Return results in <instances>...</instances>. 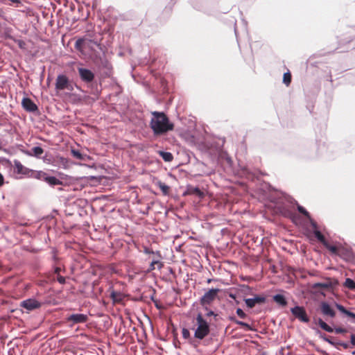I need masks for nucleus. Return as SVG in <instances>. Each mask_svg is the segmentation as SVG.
I'll use <instances>...</instances> for the list:
<instances>
[{"label": "nucleus", "instance_id": "nucleus-48", "mask_svg": "<svg viewBox=\"0 0 355 355\" xmlns=\"http://www.w3.org/2000/svg\"><path fill=\"white\" fill-rule=\"evenodd\" d=\"M52 271L55 275H60V272L63 271L64 272V269L62 268V266L59 263L53 264L52 266Z\"/></svg>", "mask_w": 355, "mask_h": 355}, {"label": "nucleus", "instance_id": "nucleus-20", "mask_svg": "<svg viewBox=\"0 0 355 355\" xmlns=\"http://www.w3.org/2000/svg\"><path fill=\"white\" fill-rule=\"evenodd\" d=\"M87 320L88 316L86 314L80 313H71L68 315L66 318V321L70 323L71 327L76 324L85 323Z\"/></svg>", "mask_w": 355, "mask_h": 355}, {"label": "nucleus", "instance_id": "nucleus-8", "mask_svg": "<svg viewBox=\"0 0 355 355\" xmlns=\"http://www.w3.org/2000/svg\"><path fill=\"white\" fill-rule=\"evenodd\" d=\"M46 178L44 182L46 183L51 187H55L58 185H70L78 182L80 180L83 179V177H73L62 172H58V177L51 175L46 172Z\"/></svg>", "mask_w": 355, "mask_h": 355}, {"label": "nucleus", "instance_id": "nucleus-3", "mask_svg": "<svg viewBox=\"0 0 355 355\" xmlns=\"http://www.w3.org/2000/svg\"><path fill=\"white\" fill-rule=\"evenodd\" d=\"M315 238L323 246L329 251L332 255L339 256L346 261L354 260V252L352 248H346L340 243L337 245L330 244L325 239L321 231L315 232Z\"/></svg>", "mask_w": 355, "mask_h": 355}, {"label": "nucleus", "instance_id": "nucleus-24", "mask_svg": "<svg viewBox=\"0 0 355 355\" xmlns=\"http://www.w3.org/2000/svg\"><path fill=\"white\" fill-rule=\"evenodd\" d=\"M107 291L110 293V297L114 304L120 303L124 300L123 293L115 291L112 284L110 285Z\"/></svg>", "mask_w": 355, "mask_h": 355}, {"label": "nucleus", "instance_id": "nucleus-42", "mask_svg": "<svg viewBox=\"0 0 355 355\" xmlns=\"http://www.w3.org/2000/svg\"><path fill=\"white\" fill-rule=\"evenodd\" d=\"M291 81H292V75H291V71L287 69V71L284 72V74H283V79H282V83L286 85V86H289L291 83Z\"/></svg>", "mask_w": 355, "mask_h": 355}, {"label": "nucleus", "instance_id": "nucleus-62", "mask_svg": "<svg viewBox=\"0 0 355 355\" xmlns=\"http://www.w3.org/2000/svg\"><path fill=\"white\" fill-rule=\"evenodd\" d=\"M144 252L146 254H154V250L150 248L144 247Z\"/></svg>", "mask_w": 355, "mask_h": 355}, {"label": "nucleus", "instance_id": "nucleus-44", "mask_svg": "<svg viewBox=\"0 0 355 355\" xmlns=\"http://www.w3.org/2000/svg\"><path fill=\"white\" fill-rule=\"evenodd\" d=\"M155 264L158 265L157 268H158L159 270H160L162 268V266H163V263H162V261H160L158 259H153V261H151V263H150V264L147 271L148 272H151V271L154 270L155 269Z\"/></svg>", "mask_w": 355, "mask_h": 355}, {"label": "nucleus", "instance_id": "nucleus-21", "mask_svg": "<svg viewBox=\"0 0 355 355\" xmlns=\"http://www.w3.org/2000/svg\"><path fill=\"white\" fill-rule=\"evenodd\" d=\"M334 306L337 309V310L345 318H347V320L352 324H355V313L347 309L345 306H344L340 303L334 302Z\"/></svg>", "mask_w": 355, "mask_h": 355}, {"label": "nucleus", "instance_id": "nucleus-40", "mask_svg": "<svg viewBox=\"0 0 355 355\" xmlns=\"http://www.w3.org/2000/svg\"><path fill=\"white\" fill-rule=\"evenodd\" d=\"M40 159H42L43 162L46 164H51L54 166H57V164H55V158L50 153H46L44 156L42 155Z\"/></svg>", "mask_w": 355, "mask_h": 355}, {"label": "nucleus", "instance_id": "nucleus-29", "mask_svg": "<svg viewBox=\"0 0 355 355\" xmlns=\"http://www.w3.org/2000/svg\"><path fill=\"white\" fill-rule=\"evenodd\" d=\"M12 32V28L10 26H6L2 28L1 33H0L1 36L5 40H14V37L11 33Z\"/></svg>", "mask_w": 355, "mask_h": 355}, {"label": "nucleus", "instance_id": "nucleus-58", "mask_svg": "<svg viewBox=\"0 0 355 355\" xmlns=\"http://www.w3.org/2000/svg\"><path fill=\"white\" fill-rule=\"evenodd\" d=\"M225 160L228 164V165L232 166L233 162L230 155H228L227 153L223 155Z\"/></svg>", "mask_w": 355, "mask_h": 355}, {"label": "nucleus", "instance_id": "nucleus-26", "mask_svg": "<svg viewBox=\"0 0 355 355\" xmlns=\"http://www.w3.org/2000/svg\"><path fill=\"white\" fill-rule=\"evenodd\" d=\"M232 290H235L237 293L242 294L243 297L253 295V288L246 284H239L236 288H232Z\"/></svg>", "mask_w": 355, "mask_h": 355}, {"label": "nucleus", "instance_id": "nucleus-17", "mask_svg": "<svg viewBox=\"0 0 355 355\" xmlns=\"http://www.w3.org/2000/svg\"><path fill=\"white\" fill-rule=\"evenodd\" d=\"M21 105L22 108L29 112L33 113L36 116H38L40 114V110L38 108V106L36 105V103L29 97L28 96H24Z\"/></svg>", "mask_w": 355, "mask_h": 355}, {"label": "nucleus", "instance_id": "nucleus-19", "mask_svg": "<svg viewBox=\"0 0 355 355\" xmlns=\"http://www.w3.org/2000/svg\"><path fill=\"white\" fill-rule=\"evenodd\" d=\"M319 310L321 313L326 317L334 318L336 315V310L327 301H321L320 302Z\"/></svg>", "mask_w": 355, "mask_h": 355}, {"label": "nucleus", "instance_id": "nucleus-15", "mask_svg": "<svg viewBox=\"0 0 355 355\" xmlns=\"http://www.w3.org/2000/svg\"><path fill=\"white\" fill-rule=\"evenodd\" d=\"M290 312L295 318L303 323H309L310 321L306 311L303 306H300L295 303V305L290 309Z\"/></svg>", "mask_w": 355, "mask_h": 355}, {"label": "nucleus", "instance_id": "nucleus-57", "mask_svg": "<svg viewBox=\"0 0 355 355\" xmlns=\"http://www.w3.org/2000/svg\"><path fill=\"white\" fill-rule=\"evenodd\" d=\"M352 347L351 345L350 341H349V342L342 341L341 349L343 348L344 349H348Z\"/></svg>", "mask_w": 355, "mask_h": 355}, {"label": "nucleus", "instance_id": "nucleus-63", "mask_svg": "<svg viewBox=\"0 0 355 355\" xmlns=\"http://www.w3.org/2000/svg\"><path fill=\"white\" fill-rule=\"evenodd\" d=\"M315 350L319 352L321 355H329V354L324 349H322L318 346L315 347Z\"/></svg>", "mask_w": 355, "mask_h": 355}, {"label": "nucleus", "instance_id": "nucleus-41", "mask_svg": "<svg viewBox=\"0 0 355 355\" xmlns=\"http://www.w3.org/2000/svg\"><path fill=\"white\" fill-rule=\"evenodd\" d=\"M343 285L345 288L351 291H355V281L352 278H346Z\"/></svg>", "mask_w": 355, "mask_h": 355}, {"label": "nucleus", "instance_id": "nucleus-52", "mask_svg": "<svg viewBox=\"0 0 355 355\" xmlns=\"http://www.w3.org/2000/svg\"><path fill=\"white\" fill-rule=\"evenodd\" d=\"M12 40L18 45L19 49H25L26 43L24 40L17 39L15 37H14V40Z\"/></svg>", "mask_w": 355, "mask_h": 355}, {"label": "nucleus", "instance_id": "nucleus-50", "mask_svg": "<svg viewBox=\"0 0 355 355\" xmlns=\"http://www.w3.org/2000/svg\"><path fill=\"white\" fill-rule=\"evenodd\" d=\"M176 0H171L168 5L166 6L164 12L170 13L172 11L174 5L176 3Z\"/></svg>", "mask_w": 355, "mask_h": 355}, {"label": "nucleus", "instance_id": "nucleus-2", "mask_svg": "<svg viewBox=\"0 0 355 355\" xmlns=\"http://www.w3.org/2000/svg\"><path fill=\"white\" fill-rule=\"evenodd\" d=\"M150 121V128L155 136L166 135L174 129V123L164 112L153 111Z\"/></svg>", "mask_w": 355, "mask_h": 355}, {"label": "nucleus", "instance_id": "nucleus-60", "mask_svg": "<svg viewBox=\"0 0 355 355\" xmlns=\"http://www.w3.org/2000/svg\"><path fill=\"white\" fill-rule=\"evenodd\" d=\"M228 320L236 324H238V322L240 320H238L234 315H230L228 316Z\"/></svg>", "mask_w": 355, "mask_h": 355}, {"label": "nucleus", "instance_id": "nucleus-32", "mask_svg": "<svg viewBox=\"0 0 355 355\" xmlns=\"http://www.w3.org/2000/svg\"><path fill=\"white\" fill-rule=\"evenodd\" d=\"M157 153L166 162H171L173 159V155L171 152L161 150Z\"/></svg>", "mask_w": 355, "mask_h": 355}, {"label": "nucleus", "instance_id": "nucleus-13", "mask_svg": "<svg viewBox=\"0 0 355 355\" xmlns=\"http://www.w3.org/2000/svg\"><path fill=\"white\" fill-rule=\"evenodd\" d=\"M42 302L37 300L35 297H29L20 302L19 306L23 313H29L42 307Z\"/></svg>", "mask_w": 355, "mask_h": 355}, {"label": "nucleus", "instance_id": "nucleus-35", "mask_svg": "<svg viewBox=\"0 0 355 355\" xmlns=\"http://www.w3.org/2000/svg\"><path fill=\"white\" fill-rule=\"evenodd\" d=\"M44 153V149L41 147V146L37 145L33 146L31 148V157H35L36 158L40 159L42 157V155Z\"/></svg>", "mask_w": 355, "mask_h": 355}, {"label": "nucleus", "instance_id": "nucleus-33", "mask_svg": "<svg viewBox=\"0 0 355 355\" xmlns=\"http://www.w3.org/2000/svg\"><path fill=\"white\" fill-rule=\"evenodd\" d=\"M58 163L57 165H62V168L67 169L69 167L70 164H75L73 162H71L70 159L65 158L62 156L58 157Z\"/></svg>", "mask_w": 355, "mask_h": 355}, {"label": "nucleus", "instance_id": "nucleus-10", "mask_svg": "<svg viewBox=\"0 0 355 355\" xmlns=\"http://www.w3.org/2000/svg\"><path fill=\"white\" fill-rule=\"evenodd\" d=\"M189 3L196 11L202 12L208 16L214 15V10L209 0H189Z\"/></svg>", "mask_w": 355, "mask_h": 355}, {"label": "nucleus", "instance_id": "nucleus-47", "mask_svg": "<svg viewBox=\"0 0 355 355\" xmlns=\"http://www.w3.org/2000/svg\"><path fill=\"white\" fill-rule=\"evenodd\" d=\"M329 345H331L337 350L341 351L342 340L333 337L331 340L329 342Z\"/></svg>", "mask_w": 355, "mask_h": 355}, {"label": "nucleus", "instance_id": "nucleus-23", "mask_svg": "<svg viewBox=\"0 0 355 355\" xmlns=\"http://www.w3.org/2000/svg\"><path fill=\"white\" fill-rule=\"evenodd\" d=\"M192 195L198 198H202L204 193L202 191L198 186H193L192 184H187L185 191L182 193V196Z\"/></svg>", "mask_w": 355, "mask_h": 355}, {"label": "nucleus", "instance_id": "nucleus-45", "mask_svg": "<svg viewBox=\"0 0 355 355\" xmlns=\"http://www.w3.org/2000/svg\"><path fill=\"white\" fill-rule=\"evenodd\" d=\"M206 313L204 315V317L205 318H210L213 317L215 322H216L218 320V314L215 313L214 311L210 309L209 308V306H207V309L205 310Z\"/></svg>", "mask_w": 355, "mask_h": 355}, {"label": "nucleus", "instance_id": "nucleus-55", "mask_svg": "<svg viewBox=\"0 0 355 355\" xmlns=\"http://www.w3.org/2000/svg\"><path fill=\"white\" fill-rule=\"evenodd\" d=\"M200 341L199 340H197V339H193L191 338V340H189V343L191 345H192L194 348H197L200 344Z\"/></svg>", "mask_w": 355, "mask_h": 355}, {"label": "nucleus", "instance_id": "nucleus-36", "mask_svg": "<svg viewBox=\"0 0 355 355\" xmlns=\"http://www.w3.org/2000/svg\"><path fill=\"white\" fill-rule=\"evenodd\" d=\"M155 185H157L160 189L164 196L168 195L170 190V187L168 185L164 182H162L161 180H157L155 182Z\"/></svg>", "mask_w": 355, "mask_h": 355}, {"label": "nucleus", "instance_id": "nucleus-49", "mask_svg": "<svg viewBox=\"0 0 355 355\" xmlns=\"http://www.w3.org/2000/svg\"><path fill=\"white\" fill-rule=\"evenodd\" d=\"M182 334L184 339L189 340L192 338L189 330L185 327L182 328Z\"/></svg>", "mask_w": 355, "mask_h": 355}, {"label": "nucleus", "instance_id": "nucleus-27", "mask_svg": "<svg viewBox=\"0 0 355 355\" xmlns=\"http://www.w3.org/2000/svg\"><path fill=\"white\" fill-rule=\"evenodd\" d=\"M272 301L281 307H286L288 304V300L282 293H277L272 295Z\"/></svg>", "mask_w": 355, "mask_h": 355}, {"label": "nucleus", "instance_id": "nucleus-1", "mask_svg": "<svg viewBox=\"0 0 355 355\" xmlns=\"http://www.w3.org/2000/svg\"><path fill=\"white\" fill-rule=\"evenodd\" d=\"M78 77L81 83L87 87L89 94L92 95V101L99 99L102 92V78L89 68L79 63L77 67Z\"/></svg>", "mask_w": 355, "mask_h": 355}, {"label": "nucleus", "instance_id": "nucleus-28", "mask_svg": "<svg viewBox=\"0 0 355 355\" xmlns=\"http://www.w3.org/2000/svg\"><path fill=\"white\" fill-rule=\"evenodd\" d=\"M71 155L73 157L76 158V159L80 160V161H85V160H90L92 159V157L85 153H83L80 150L71 148L70 150Z\"/></svg>", "mask_w": 355, "mask_h": 355}, {"label": "nucleus", "instance_id": "nucleus-4", "mask_svg": "<svg viewBox=\"0 0 355 355\" xmlns=\"http://www.w3.org/2000/svg\"><path fill=\"white\" fill-rule=\"evenodd\" d=\"M74 47L82 55L88 56L90 60L95 53L103 51V49H105L100 42L87 36L78 37L75 42Z\"/></svg>", "mask_w": 355, "mask_h": 355}, {"label": "nucleus", "instance_id": "nucleus-16", "mask_svg": "<svg viewBox=\"0 0 355 355\" xmlns=\"http://www.w3.org/2000/svg\"><path fill=\"white\" fill-rule=\"evenodd\" d=\"M19 175H24L25 178H34L43 182L46 180V178H48L46 175L45 171L42 170L31 169L26 166L24 167V169L22 170Z\"/></svg>", "mask_w": 355, "mask_h": 355}, {"label": "nucleus", "instance_id": "nucleus-59", "mask_svg": "<svg viewBox=\"0 0 355 355\" xmlns=\"http://www.w3.org/2000/svg\"><path fill=\"white\" fill-rule=\"evenodd\" d=\"M228 320L236 324H238V322L240 320H238L234 315H230L228 316Z\"/></svg>", "mask_w": 355, "mask_h": 355}, {"label": "nucleus", "instance_id": "nucleus-18", "mask_svg": "<svg viewBox=\"0 0 355 355\" xmlns=\"http://www.w3.org/2000/svg\"><path fill=\"white\" fill-rule=\"evenodd\" d=\"M297 209L300 214H303L307 218L309 223L313 228L312 232L315 236V232L321 231L318 227V223L312 218L311 214L306 210V209L304 207L297 204Z\"/></svg>", "mask_w": 355, "mask_h": 355}, {"label": "nucleus", "instance_id": "nucleus-39", "mask_svg": "<svg viewBox=\"0 0 355 355\" xmlns=\"http://www.w3.org/2000/svg\"><path fill=\"white\" fill-rule=\"evenodd\" d=\"M331 331L330 333H335L336 334H346L348 332V330L342 327H338L336 325H334V324L332 326H331Z\"/></svg>", "mask_w": 355, "mask_h": 355}, {"label": "nucleus", "instance_id": "nucleus-5", "mask_svg": "<svg viewBox=\"0 0 355 355\" xmlns=\"http://www.w3.org/2000/svg\"><path fill=\"white\" fill-rule=\"evenodd\" d=\"M324 281L309 284L311 292L315 295L325 297L326 292H334L339 286V281L336 278L322 277Z\"/></svg>", "mask_w": 355, "mask_h": 355}, {"label": "nucleus", "instance_id": "nucleus-37", "mask_svg": "<svg viewBox=\"0 0 355 355\" xmlns=\"http://www.w3.org/2000/svg\"><path fill=\"white\" fill-rule=\"evenodd\" d=\"M238 325L242 327L245 331H257V329L253 324H249L243 320H239Z\"/></svg>", "mask_w": 355, "mask_h": 355}, {"label": "nucleus", "instance_id": "nucleus-43", "mask_svg": "<svg viewBox=\"0 0 355 355\" xmlns=\"http://www.w3.org/2000/svg\"><path fill=\"white\" fill-rule=\"evenodd\" d=\"M25 166H24L20 161L18 159L14 160V173L19 175L21 173L22 170L24 169Z\"/></svg>", "mask_w": 355, "mask_h": 355}, {"label": "nucleus", "instance_id": "nucleus-11", "mask_svg": "<svg viewBox=\"0 0 355 355\" xmlns=\"http://www.w3.org/2000/svg\"><path fill=\"white\" fill-rule=\"evenodd\" d=\"M220 292V289L218 288H211L205 292L204 295L199 299V303L203 310L207 309V306L211 305L214 302Z\"/></svg>", "mask_w": 355, "mask_h": 355}, {"label": "nucleus", "instance_id": "nucleus-56", "mask_svg": "<svg viewBox=\"0 0 355 355\" xmlns=\"http://www.w3.org/2000/svg\"><path fill=\"white\" fill-rule=\"evenodd\" d=\"M232 291L233 290H232V288H230V291L227 293V295L231 299L236 300L237 298V295H239V293H237L236 291L235 293H234Z\"/></svg>", "mask_w": 355, "mask_h": 355}, {"label": "nucleus", "instance_id": "nucleus-51", "mask_svg": "<svg viewBox=\"0 0 355 355\" xmlns=\"http://www.w3.org/2000/svg\"><path fill=\"white\" fill-rule=\"evenodd\" d=\"M0 164H3L6 167H11L12 166V162L10 159L0 157Z\"/></svg>", "mask_w": 355, "mask_h": 355}, {"label": "nucleus", "instance_id": "nucleus-54", "mask_svg": "<svg viewBox=\"0 0 355 355\" xmlns=\"http://www.w3.org/2000/svg\"><path fill=\"white\" fill-rule=\"evenodd\" d=\"M56 280L58 282L62 285H64L67 283V279L65 277L62 276L60 275H58L56 277Z\"/></svg>", "mask_w": 355, "mask_h": 355}, {"label": "nucleus", "instance_id": "nucleus-12", "mask_svg": "<svg viewBox=\"0 0 355 355\" xmlns=\"http://www.w3.org/2000/svg\"><path fill=\"white\" fill-rule=\"evenodd\" d=\"M274 202L277 205V211L281 216L291 219V220L296 225L300 223L299 216L288 206L284 204H280L277 198H274Z\"/></svg>", "mask_w": 355, "mask_h": 355}, {"label": "nucleus", "instance_id": "nucleus-30", "mask_svg": "<svg viewBox=\"0 0 355 355\" xmlns=\"http://www.w3.org/2000/svg\"><path fill=\"white\" fill-rule=\"evenodd\" d=\"M241 175L251 181H253L257 177L256 174L247 167H243L241 169Z\"/></svg>", "mask_w": 355, "mask_h": 355}, {"label": "nucleus", "instance_id": "nucleus-46", "mask_svg": "<svg viewBox=\"0 0 355 355\" xmlns=\"http://www.w3.org/2000/svg\"><path fill=\"white\" fill-rule=\"evenodd\" d=\"M236 313L237 316L241 319H248L249 320H252V319L242 309L239 307L236 309Z\"/></svg>", "mask_w": 355, "mask_h": 355}, {"label": "nucleus", "instance_id": "nucleus-22", "mask_svg": "<svg viewBox=\"0 0 355 355\" xmlns=\"http://www.w3.org/2000/svg\"><path fill=\"white\" fill-rule=\"evenodd\" d=\"M70 80L67 75L60 73L57 76L55 83V89L57 92L62 91L67 87Z\"/></svg>", "mask_w": 355, "mask_h": 355}, {"label": "nucleus", "instance_id": "nucleus-14", "mask_svg": "<svg viewBox=\"0 0 355 355\" xmlns=\"http://www.w3.org/2000/svg\"><path fill=\"white\" fill-rule=\"evenodd\" d=\"M252 297H243L246 307L249 309H252L256 305H263L267 302V297L263 294H254Z\"/></svg>", "mask_w": 355, "mask_h": 355}, {"label": "nucleus", "instance_id": "nucleus-9", "mask_svg": "<svg viewBox=\"0 0 355 355\" xmlns=\"http://www.w3.org/2000/svg\"><path fill=\"white\" fill-rule=\"evenodd\" d=\"M158 84L155 95L156 101L158 103H165V106L168 107L171 105L173 99L168 82L164 78H159Z\"/></svg>", "mask_w": 355, "mask_h": 355}, {"label": "nucleus", "instance_id": "nucleus-25", "mask_svg": "<svg viewBox=\"0 0 355 355\" xmlns=\"http://www.w3.org/2000/svg\"><path fill=\"white\" fill-rule=\"evenodd\" d=\"M66 95L69 97L71 103L73 105L78 104L88 99L92 100V97H90L89 95L81 96L73 92L66 93Z\"/></svg>", "mask_w": 355, "mask_h": 355}, {"label": "nucleus", "instance_id": "nucleus-31", "mask_svg": "<svg viewBox=\"0 0 355 355\" xmlns=\"http://www.w3.org/2000/svg\"><path fill=\"white\" fill-rule=\"evenodd\" d=\"M313 322L319 325V327L327 332H331V326L327 324L322 318H313Z\"/></svg>", "mask_w": 355, "mask_h": 355}, {"label": "nucleus", "instance_id": "nucleus-53", "mask_svg": "<svg viewBox=\"0 0 355 355\" xmlns=\"http://www.w3.org/2000/svg\"><path fill=\"white\" fill-rule=\"evenodd\" d=\"M153 205H154V202H150V203L148 204L146 209L144 211H140V213L143 215L148 216L149 214V211L152 209Z\"/></svg>", "mask_w": 355, "mask_h": 355}, {"label": "nucleus", "instance_id": "nucleus-34", "mask_svg": "<svg viewBox=\"0 0 355 355\" xmlns=\"http://www.w3.org/2000/svg\"><path fill=\"white\" fill-rule=\"evenodd\" d=\"M167 331L171 335L173 340L178 338V327L171 322L168 324Z\"/></svg>", "mask_w": 355, "mask_h": 355}, {"label": "nucleus", "instance_id": "nucleus-64", "mask_svg": "<svg viewBox=\"0 0 355 355\" xmlns=\"http://www.w3.org/2000/svg\"><path fill=\"white\" fill-rule=\"evenodd\" d=\"M74 87L75 86L73 85V83L70 80L67 85V87H65V89H67V90L71 92L73 90Z\"/></svg>", "mask_w": 355, "mask_h": 355}, {"label": "nucleus", "instance_id": "nucleus-61", "mask_svg": "<svg viewBox=\"0 0 355 355\" xmlns=\"http://www.w3.org/2000/svg\"><path fill=\"white\" fill-rule=\"evenodd\" d=\"M349 341L351 343L352 347L355 346V334L352 333L349 335Z\"/></svg>", "mask_w": 355, "mask_h": 355}, {"label": "nucleus", "instance_id": "nucleus-38", "mask_svg": "<svg viewBox=\"0 0 355 355\" xmlns=\"http://www.w3.org/2000/svg\"><path fill=\"white\" fill-rule=\"evenodd\" d=\"M312 329L315 331V334L319 336L320 338L329 344V342L331 340L333 337L327 336L326 334L321 331L318 328L313 327Z\"/></svg>", "mask_w": 355, "mask_h": 355}, {"label": "nucleus", "instance_id": "nucleus-6", "mask_svg": "<svg viewBox=\"0 0 355 355\" xmlns=\"http://www.w3.org/2000/svg\"><path fill=\"white\" fill-rule=\"evenodd\" d=\"M91 61L101 71L100 76L102 79L112 76L113 73L112 64L106 57L104 49L103 51L95 53L92 55Z\"/></svg>", "mask_w": 355, "mask_h": 355}, {"label": "nucleus", "instance_id": "nucleus-7", "mask_svg": "<svg viewBox=\"0 0 355 355\" xmlns=\"http://www.w3.org/2000/svg\"><path fill=\"white\" fill-rule=\"evenodd\" d=\"M195 319L196 324L191 328L194 331L193 338L202 340L210 334L211 320L208 321L200 311L198 312Z\"/></svg>", "mask_w": 355, "mask_h": 355}]
</instances>
